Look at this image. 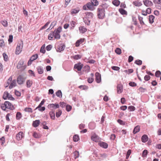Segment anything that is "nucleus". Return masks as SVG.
Masks as SVG:
<instances>
[{"instance_id":"1","label":"nucleus","mask_w":161,"mask_h":161,"mask_svg":"<svg viewBox=\"0 0 161 161\" xmlns=\"http://www.w3.org/2000/svg\"><path fill=\"white\" fill-rule=\"evenodd\" d=\"M62 27L59 26L54 31H51L48 35V39L49 40H53L54 39L58 40L60 38V33L62 31Z\"/></svg>"},{"instance_id":"2","label":"nucleus","mask_w":161,"mask_h":161,"mask_svg":"<svg viewBox=\"0 0 161 161\" xmlns=\"http://www.w3.org/2000/svg\"><path fill=\"white\" fill-rule=\"evenodd\" d=\"M97 16L99 19H103L105 17V11L98 8L97 10Z\"/></svg>"},{"instance_id":"3","label":"nucleus","mask_w":161,"mask_h":161,"mask_svg":"<svg viewBox=\"0 0 161 161\" xmlns=\"http://www.w3.org/2000/svg\"><path fill=\"white\" fill-rule=\"evenodd\" d=\"M83 9L84 10L89 9L91 11H93L95 9V8L91 2H88L86 5L83 6Z\"/></svg>"},{"instance_id":"4","label":"nucleus","mask_w":161,"mask_h":161,"mask_svg":"<svg viewBox=\"0 0 161 161\" xmlns=\"http://www.w3.org/2000/svg\"><path fill=\"white\" fill-rule=\"evenodd\" d=\"M47 107L51 110H53V109L58 108L59 107V105L58 103H52L49 104L47 106Z\"/></svg>"},{"instance_id":"5","label":"nucleus","mask_w":161,"mask_h":161,"mask_svg":"<svg viewBox=\"0 0 161 161\" xmlns=\"http://www.w3.org/2000/svg\"><path fill=\"white\" fill-rule=\"evenodd\" d=\"M25 79L21 75H19L17 78V82L19 85L22 84L25 80Z\"/></svg>"},{"instance_id":"6","label":"nucleus","mask_w":161,"mask_h":161,"mask_svg":"<svg viewBox=\"0 0 161 161\" xmlns=\"http://www.w3.org/2000/svg\"><path fill=\"white\" fill-rule=\"evenodd\" d=\"M4 105L7 108L13 110L14 109V107L12 104L8 101H5L4 102Z\"/></svg>"},{"instance_id":"7","label":"nucleus","mask_w":161,"mask_h":161,"mask_svg":"<svg viewBox=\"0 0 161 161\" xmlns=\"http://www.w3.org/2000/svg\"><path fill=\"white\" fill-rule=\"evenodd\" d=\"M23 46V42L21 40L18 42L16 50H22Z\"/></svg>"},{"instance_id":"8","label":"nucleus","mask_w":161,"mask_h":161,"mask_svg":"<svg viewBox=\"0 0 161 161\" xmlns=\"http://www.w3.org/2000/svg\"><path fill=\"white\" fill-rule=\"evenodd\" d=\"M55 47L59 50H64L65 47V45L63 43L57 44Z\"/></svg>"},{"instance_id":"9","label":"nucleus","mask_w":161,"mask_h":161,"mask_svg":"<svg viewBox=\"0 0 161 161\" xmlns=\"http://www.w3.org/2000/svg\"><path fill=\"white\" fill-rule=\"evenodd\" d=\"M96 79L95 80L97 83H100L101 81V75L100 74L96 72L95 73Z\"/></svg>"},{"instance_id":"10","label":"nucleus","mask_w":161,"mask_h":161,"mask_svg":"<svg viewBox=\"0 0 161 161\" xmlns=\"http://www.w3.org/2000/svg\"><path fill=\"white\" fill-rule=\"evenodd\" d=\"M24 137V134L22 131L19 132L16 136V139L18 140L19 141L21 140Z\"/></svg>"},{"instance_id":"11","label":"nucleus","mask_w":161,"mask_h":161,"mask_svg":"<svg viewBox=\"0 0 161 161\" xmlns=\"http://www.w3.org/2000/svg\"><path fill=\"white\" fill-rule=\"evenodd\" d=\"M143 3L144 5L147 7H151L153 5L152 2L148 0H143Z\"/></svg>"},{"instance_id":"12","label":"nucleus","mask_w":161,"mask_h":161,"mask_svg":"<svg viewBox=\"0 0 161 161\" xmlns=\"http://www.w3.org/2000/svg\"><path fill=\"white\" fill-rule=\"evenodd\" d=\"M108 6H109L108 4L106 3H103L101 5H100L98 8L105 11V9H107Z\"/></svg>"},{"instance_id":"13","label":"nucleus","mask_w":161,"mask_h":161,"mask_svg":"<svg viewBox=\"0 0 161 161\" xmlns=\"http://www.w3.org/2000/svg\"><path fill=\"white\" fill-rule=\"evenodd\" d=\"M83 67V65L80 63L76 64L74 65V68L77 69L78 71H80L81 70Z\"/></svg>"},{"instance_id":"14","label":"nucleus","mask_w":161,"mask_h":161,"mask_svg":"<svg viewBox=\"0 0 161 161\" xmlns=\"http://www.w3.org/2000/svg\"><path fill=\"white\" fill-rule=\"evenodd\" d=\"M86 14L85 18L88 19H92L93 16V14L91 12H86L85 13Z\"/></svg>"},{"instance_id":"15","label":"nucleus","mask_w":161,"mask_h":161,"mask_svg":"<svg viewBox=\"0 0 161 161\" xmlns=\"http://www.w3.org/2000/svg\"><path fill=\"white\" fill-rule=\"evenodd\" d=\"M98 145L101 147L105 149L107 148L108 146V145L107 143L103 142H99Z\"/></svg>"},{"instance_id":"16","label":"nucleus","mask_w":161,"mask_h":161,"mask_svg":"<svg viewBox=\"0 0 161 161\" xmlns=\"http://www.w3.org/2000/svg\"><path fill=\"white\" fill-rule=\"evenodd\" d=\"M91 139L95 142H97L99 140V137L96 134H94L91 136Z\"/></svg>"},{"instance_id":"17","label":"nucleus","mask_w":161,"mask_h":161,"mask_svg":"<svg viewBox=\"0 0 161 161\" xmlns=\"http://www.w3.org/2000/svg\"><path fill=\"white\" fill-rule=\"evenodd\" d=\"M117 92L118 93H120L123 92V87L120 84H118L117 88Z\"/></svg>"},{"instance_id":"18","label":"nucleus","mask_w":161,"mask_h":161,"mask_svg":"<svg viewBox=\"0 0 161 161\" xmlns=\"http://www.w3.org/2000/svg\"><path fill=\"white\" fill-rule=\"evenodd\" d=\"M79 31L80 32L82 33H84L87 30L86 28L84 26H80L79 28Z\"/></svg>"},{"instance_id":"19","label":"nucleus","mask_w":161,"mask_h":161,"mask_svg":"<svg viewBox=\"0 0 161 161\" xmlns=\"http://www.w3.org/2000/svg\"><path fill=\"white\" fill-rule=\"evenodd\" d=\"M84 41V39L81 38L79 40H78L75 43V46L76 47H78L80 46V44L82 43Z\"/></svg>"},{"instance_id":"20","label":"nucleus","mask_w":161,"mask_h":161,"mask_svg":"<svg viewBox=\"0 0 161 161\" xmlns=\"http://www.w3.org/2000/svg\"><path fill=\"white\" fill-rule=\"evenodd\" d=\"M24 64V61L23 60H20L18 62L17 66V68L18 69H20L22 68Z\"/></svg>"},{"instance_id":"21","label":"nucleus","mask_w":161,"mask_h":161,"mask_svg":"<svg viewBox=\"0 0 161 161\" xmlns=\"http://www.w3.org/2000/svg\"><path fill=\"white\" fill-rule=\"evenodd\" d=\"M49 114L51 119L53 120L55 119V113L54 111L51 110L49 113Z\"/></svg>"},{"instance_id":"22","label":"nucleus","mask_w":161,"mask_h":161,"mask_svg":"<svg viewBox=\"0 0 161 161\" xmlns=\"http://www.w3.org/2000/svg\"><path fill=\"white\" fill-rule=\"evenodd\" d=\"M132 4L133 5L137 6L140 7L142 5L141 2H139L138 0L135 1L133 2Z\"/></svg>"},{"instance_id":"23","label":"nucleus","mask_w":161,"mask_h":161,"mask_svg":"<svg viewBox=\"0 0 161 161\" xmlns=\"http://www.w3.org/2000/svg\"><path fill=\"white\" fill-rule=\"evenodd\" d=\"M140 130V126L139 125H137L136 126L133 130V133L134 134H136Z\"/></svg>"},{"instance_id":"24","label":"nucleus","mask_w":161,"mask_h":161,"mask_svg":"<svg viewBox=\"0 0 161 161\" xmlns=\"http://www.w3.org/2000/svg\"><path fill=\"white\" fill-rule=\"evenodd\" d=\"M79 10V8L77 7L76 8L72 9L71 11V14H76L77 13Z\"/></svg>"},{"instance_id":"25","label":"nucleus","mask_w":161,"mask_h":161,"mask_svg":"<svg viewBox=\"0 0 161 161\" xmlns=\"http://www.w3.org/2000/svg\"><path fill=\"white\" fill-rule=\"evenodd\" d=\"M40 123V120H37L33 121L32 124V125L33 127H36L38 126Z\"/></svg>"},{"instance_id":"26","label":"nucleus","mask_w":161,"mask_h":161,"mask_svg":"<svg viewBox=\"0 0 161 161\" xmlns=\"http://www.w3.org/2000/svg\"><path fill=\"white\" fill-rule=\"evenodd\" d=\"M148 137L147 135H144L142 137L141 140L142 142H146L148 140Z\"/></svg>"},{"instance_id":"27","label":"nucleus","mask_w":161,"mask_h":161,"mask_svg":"<svg viewBox=\"0 0 161 161\" xmlns=\"http://www.w3.org/2000/svg\"><path fill=\"white\" fill-rule=\"evenodd\" d=\"M138 19L139 21L140 24L142 27L143 26L145 25V24L143 20V18L142 17L139 16Z\"/></svg>"},{"instance_id":"28","label":"nucleus","mask_w":161,"mask_h":161,"mask_svg":"<svg viewBox=\"0 0 161 161\" xmlns=\"http://www.w3.org/2000/svg\"><path fill=\"white\" fill-rule=\"evenodd\" d=\"M16 81L15 80H14L9 86L10 89H12L13 87L16 86Z\"/></svg>"},{"instance_id":"29","label":"nucleus","mask_w":161,"mask_h":161,"mask_svg":"<svg viewBox=\"0 0 161 161\" xmlns=\"http://www.w3.org/2000/svg\"><path fill=\"white\" fill-rule=\"evenodd\" d=\"M119 12L122 15H127V12L126 10L123 8H120L119 9Z\"/></svg>"},{"instance_id":"30","label":"nucleus","mask_w":161,"mask_h":161,"mask_svg":"<svg viewBox=\"0 0 161 161\" xmlns=\"http://www.w3.org/2000/svg\"><path fill=\"white\" fill-rule=\"evenodd\" d=\"M37 69L39 74H41L43 73V69L42 67L38 66L37 68Z\"/></svg>"},{"instance_id":"31","label":"nucleus","mask_w":161,"mask_h":161,"mask_svg":"<svg viewBox=\"0 0 161 161\" xmlns=\"http://www.w3.org/2000/svg\"><path fill=\"white\" fill-rule=\"evenodd\" d=\"M154 16L152 15H150L149 16V20L150 24H152L154 22Z\"/></svg>"},{"instance_id":"32","label":"nucleus","mask_w":161,"mask_h":161,"mask_svg":"<svg viewBox=\"0 0 161 161\" xmlns=\"http://www.w3.org/2000/svg\"><path fill=\"white\" fill-rule=\"evenodd\" d=\"M95 124L94 123L91 122L89 124V128L91 129H94L95 128Z\"/></svg>"},{"instance_id":"33","label":"nucleus","mask_w":161,"mask_h":161,"mask_svg":"<svg viewBox=\"0 0 161 161\" xmlns=\"http://www.w3.org/2000/svg\"><path fill=\"white\" fill-rule=\"evenodd\" d=\"M9 93H8L7 92H4L3 95V98L4 100H6L8 98V97L9 96Z\"/></svg>"},{"instance_id":"34","label":"nucleus","mask_w":161,"mask_h":161,"mask_svg":"<svg viewBox=\"0 0 161 161\" xmlns=\"http://www.w3.org/2000/svg\"><path fill=\"white\" fill-rule=\"evenodd\" d=\"M113 4L116 6H118L119 5L120 2L118 0H114L112 2Z\"/></svg>"},{"instance_id":"35","label":"nucleus","mask_w":161,"mask_h":161,"mask_svg":"<svg viewBox=\"0 0 161 161\" xmlns=\"http://www.w3.org/2000/svg\"><path fill=\"white\" fill-rule=\"evenodd\" d=\"M32 82L30 80H27L26 82L27 87L28 88L30 87L32 85Z\"/></svg>"},{"instance_id":"36","label":"nucleus","mask_w":161,"mask_h":161,"mask_svg":"<svg viewBox=\"0 0 161 161\" xmlns=\"http://www.w3.org/2000/svg\"><path fill=\"white\" fill-rule=\"evenodd\" d=\"M91 2L93 4L94 7L97 6L99 4V3L97 0H91Z\"/></svg>"},{"instance_id":"37","label":"nucleus","mask_w":161,"mask_h":161,"mask_svg":"<svg viewBox=\"0 0 161 161\" xmlns=\"http://www.w3.org/2000/svg\"><path fill=\"white\" fill-rule=\"evenodd\" d=\"M74 157L75 159L78 158L79 156V152L76 151L74 152Z\"/></svg>"},{"instance_id":"38","label":"nucleus","mask_w":161,"mask_h":161,"mask_svg":"<svg viewBox=\"0 0 161 161\" xmlns=\"http://www.w3.org/2000/svg\"><path fill=\"white\" fill-rule=\"evenodd\" d=\"M22 117L21 114L19 112H18L16 115V119L17 120H19Z\"/></svg>"},{"instance_id":"39","label":"nucleus","mask_w":161,"mask_h":161,"mask_svg":"<svg viewBox=\"0 0 161 161\" xmlns=\"http://www.w3.org/2000/svg\"><path fill=\"white\" fill-rule=\"evenodd\" d=\"M79 140V137L78 135H75L73 136V141L75 142H77Z\"/></svg>"},{"instance_id":"40","label":"nucleus","mask_w":161,"mask_h":161,"mask_svg":"<svg viewBox=\"0 0 161 161\" xmlns=\"http://www.w3.org/2000/svg\"><path fill=\"white\" fill-rule=\"evenodd\" d=\"M62 113V111L60 109H58L56 113V116L57 118L59 117Z\"/></svg>"},{"instance_id":"41","label":"nucleus","mask_w":161,"mask_h":161,"mask_svg":"<svg viewBox=\"0 0 161 161\" xmlns=\"http://www.w3.org/2000/svg\"><path fill=\"white\" fill-rule=\"evenodd\" d=\"M1 23L3 25L4 27H7L8 25V22L7 21L5 20H2L1 21Z\"/></svg>"},{"instance_id":"42","label":"nucleus","mask_w":161,"mask_h":161,"mask_svg":"<svg viewBox=\"0 0 161 161\" xmlns=\"http://www.w3.org/2000/svg\"><path fill=\"white\" fill-rule=\"evenodd\" d=\"M117 122L120 124V125H126V123L124 121L120 119H118L117 120Z\"/></svg>"},{"instance_id":"43","label":"nucleus","mask_w":161,"mask_h":161,"mask_svg":"<svg viewBox=\"0 0 161 161\" xmlns=\"http://www.w3.org/2000/svg\"><path fill=\"white\" fill-rule=\"evenodd\" d=\"M38 57V55L37 54H34L33 55H32L31 58H30V59L31 60H32V61H33L34 60H36V59Z\"/></svg>"},{"instance_id":"44","label":"nucleus","mask_w":161,"mask_h":161,"mask_svg":"<svg viewBox=\"0 0 161 161\" xmlns=\"http://www.w3.org/2000/svg\"><path fill=\"white\" fill-rule=\"evenodd\" d=\"M50 23V21L47 22L44 25H43L41 28L40 30H41L46 28V27L48 26V25H49Z\"/></svg>"},{"instance_id":"45","label":"nucleus","mask_w":161,"mask_h":161,"mask_svg":"<svg viewBox=\"0 0 161 161\" xmlns=\"http://www.w3.org/2000/svg\"><path fill=\"white\" fill-rule=\"evenodd\" d=\"M84 22L85 24L87 25H89L90 24V20L89 19L86 18V19H84Z\"/></svg>"},{"instance_id":"46","label":"nucleus","mask_w":161,"mask_h":161,"mask_svg":"<svg viewBox=\"0 0 161 161\" xmlns=\"http://www.w3.org/2000/svg\"><path fill=\"white\" fill-rule=\"evenodd\" d=\"M56 95L57 96L59 97H62V93L61 90H59L57 92H56Z\"/></svg>"},{"instance_id":"47","label":"nucleus","mask_w":161,"mask_h":161,"mask_svg":"<svg viewBox=\"0 0 161 161\" xmlns=\"http://www.w3.org/2000/svg\"><path fill=\"white\" fill-rule=\"evenodd\" d=\"M0 46L2 47L5 46V43L3 39L0 40Z\"/></svg>"},{"instance_id":"48","label":"nucleus","mask_w":161,"mask_h":161,"mask_svg":"<svg viewBox=\"0 0 161 161\" xmlns=\"http://www.w3.org/2000/svg\"><path fill=\"white\" fill-rule=\"evenodd\" d=\"M110 50H121V49L119 47H116L115 45L113 46L112 47V48H110Z\"/></svg>"},{"instance_id":"49","label":"nucleus","mask_w":161,"mask_h":161,"mask_svg":"<svg viewBox=\"0 0 161 161\" xmlns=\"http://www.w3.org/2000/svg\"><path fill=\"white\" fill-rule=\"evenodd\" d=\"M148 152L147 150H144L142 153V157H145L147 156V154Z\"/></svg>"},{"instance_id":"50","label":"nucleus","mask_w":161,"mask_h":161,"mask_svg":"<svg viewBox=\"0 0 161 161\" xmlns=\"http://www.w3.org/2000/svg\"><path fill=\"white\" fill-rule=\"evenodd\" d=\"M24 111L26 112L32 113V110L31 108H26L24 109Z\"/></svg>"},{"instance_id":"51","label":"nucleus","mask_w":161,"mask_h":161,"mask_svg":"<svg viewBox=\"0 0 161 161\" xmlns=\"http://www.w3.org/2000/svg\"><path fill=\"white\" fill-rule=\"evenodd\" d=\"M81 57V56L80 55H76L73 57V58L75 60H78L80 59Z\"/></svg>"},{"instance_id":"52","label":"nucleus","mask_w":161,"mask_h":161,"mask_svg":"<svg viewBox=\"0 0 161 161\" xmlns=\"http://www.w3.org/2000/svg\"><path fill=\"white\" fill-rule=\"evenodd\" d=\"M13 36L12 35H10L9 36V38L8 39V42L9 43H10L13 42Z\"/></svg>"},{"instance_id":"53","label":"nucleus","mask_w":161,"mask_h":161,"mask_svg":"<svg viewBox=\"0 0 161 161\" xmlns=\"http://www.w3.org/2000/svg\"><path fill=\"white\" fill-rule=\"evenodd\" d=\"M128 109H129L130 111H134L136 108L135 107L133 106H130L128 107Z\"/></svg>"},{"instance_id":"54","label":"nucleus","mask_w":161,"mask_h":161,"mask_svg":"<svg viewBox=\"0 0 161 161\" xmlns=\"http://www.w3.org/2000/svg\"><path fill=\"white\" fill-rule=\"evenodd\" d=\"M135 63L138 65H141L142 64V62L141 60H137L135 61Z\"/></svg>"},{"instance_id":"55","label":"nucleus","mask_w":161,"mask_h":161,"mask_svg":"<svg viewBox=\"0 0 161 161\" xmlns=\"http://www.w3.org/2000/svg\"><path fill=\"white\" fill-rule=\"evenodd\" d=\"M161 74V72L159 70H158L156 71L155 75V76L157 77H159L160 76Z\"/></svg>"},{"instance_id":"56","label":"nucleus","mask_w":161,"mask_h":161,"mask_svg":"<svg viewBox=\"0 0 161 161\" xmlns=\"http://www.w3.org/2000/svg\"><path fill=\"white\" fill-rule=\"evenodd\" d=\"M3 56L4 58V60L5 61H7L8 60V56L5 53H3Z\"/></svg>"},{"instance_id":"57","label":"nucleus","mask_w":161,"mask_h":161,"mask_svg":"<svg viewBox=\"0 0 161 161\" xmlns=\"http://www.w3.org/2000/svg\"><path fill=\"white\" fill-rule=\"evenodd\" d=\"M33 136L35 138H39L40 137V135L35 132L33 133Z\"/></svg>"},{"instance_id":"58","label":"nucleus","mask_w":161,"mask_h":161,"mask_svg":"<svg viewBox=\"0 0 161 161\" xmlns=\"http://www.w3.org/2000/svg\"><path fill=\"white\" fill-rule=\"evenodd\" d=\"M56 21H53L51 23L50 27L52 28V29L53 28V27L56 25Z\"/></svg>"},{"instance_id":"59","label":"nucleus","mask_w":161,"mask_h":161,"mask_svg":"<svg viewBox=\"0 0 161 161\" xmlns=\"http://www.w3.org/2000/svg\"><path fill=\"white\" fill-rule=\"evenodd\" d=\"M111 68L112 69L114 70H116V71L119 70L120 69L119 67H117V66H112L111 67Z\"/></svg>"},{"instance_id":"60","label":"nucleus","mask_w":161,"mask_h":161,"mask_svg":"<svg viewBox=\"0 0 161 161\" xmlns=\"http://www.w3.org/2000/svg\"><path fill=\"white\" fill-rule=\"evenodd\" d=\"M150 76L148 75H146L144 77V79L146 81H148L150 79Z\"/></svg>"},{"instance_id":"61","label":"nucleus","mask_w":161,"mask_h":161,"mask_svg":"<svg viewBox=\"0 0 161 161\" xmlns=\"http://www.w3.org/2000/svg\"><path fill=\"white\" fill-rule=\"evenodd\" d=\"M66 106V109L67 111H70L72 108L71 106L70 105H67Z\"/></svg>"},{"instance_id":"62","label":"nucleus","mask_w":161,"mask_h":161,"mask_svg":"<svg viewBox=\"0 0 161 161\" xmlns=\"http://www.w3.org/2000/svg\"><path fill=\"white\" fill-rule=\"evenodd\" d=\"M153 2L155 4H161V0H153Z\"/></svg>"},{"instance_id":"63","label":"nucleus","mask_w":161,"mask_h":161,"mask_svg":"<svg viewBox=\"0 0 161 161\" xmlns=\"http://www.w3.org/2000/svg\"><path fill=\"white\" fill-rule=\"evenodd\" d=\"M129 85L131 86L134 87L136 86V84L134 82H130Z\"/></svg>"},{"instance_id":"64","label":"nucleus","mask_w":161,"mask_h":161,"mask_svg":"<svg viewBox=\"0 0 161 161\" xmlns=\"http://www.w3.org/2000/svg\"><path fill=\"white\" fill-rule=\"evenodd\" d=\"M14 93L15 94L17 97H20L21 95V93L18 91L15 90Z\"/></svg>"}]
</instances>
